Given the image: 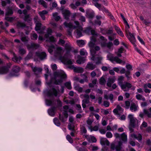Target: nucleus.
<instances>
[{
    "label": "nucleus",
    "instance_id": "f257e3e1",
    "mask_svg": "<svg viewBox=\"0 0 151 151\" xmlns=\"http://www.w3.org/2000/svg\"><path fill=\"white\" fill-rule=\"evenodd\" d=\"M96 38H91V40L89 43V46L90 47L91 53L92 56L91 59L93 60H95V57L96 56V54L97 51L99 50L100 48L98 46L94 45H96L101 44L102 47H106L107 40L105 38H99L96 40Z\"/></svg>",
    "mask_w": 151,
    "mask_h": 151
},
{
    "label": "nucleus",
    "instance_id": "f03ea898",
    "mask_svg": "<svg viewBox=\"0 0 151 151\" xmlns=\"http://www.w3.org/2000/svg\"><path fill=\"white\" fill-rule=\"evenodd\" d=\"M75 24L76 26H73L71 23H67L66 22L64 23V24L65 27L70 29H77L76 33L79 37L82 36L81 31H82V27L79 25V23L78 21H75Z\"/></svg>",
    "mask_w": 151,
    "mask_h": 151
},
{
    "label": "nucleus",
    "instance_id": "7ed1b4c3",
    "mask_svg": "<svg viewBox=\"0 0 151 151\" xmlns=\"http://www.w3.org/2000/svg\"><path fill=\"white\" fill-rule=\"evenodd\" d=\"M54 76L55 78L54 83L57 85L61 83L63 79L66 78V75L65 73L59 72H54Z\"/></svg>",
    "mask_w": 151,
    "mask_h": 151
},
{
    "label": "nucleus",
    "instance_id": "20e7f679",
    "mask_svg": "<svg viewBox=\"0 0 151 151\" xmlns=\"http://www.w3.org/2000/svg\"><path fill=\"white\" fill-rule=\"evenodd\" d=\"M46 40V45L49 47L48 49L49 52L51 53L53 52V49L54 48L55 46L52 45V43L54 42L55 41L56 38H47Z\"/></svg>",
    "mask_w": 151,
    "mask_h": 151
},
{
    "label": "nucleus",
    "instance_id": "39448f33",
    "mask_svg": "<svg viewBox=\"0 0 151 151\" xmlns=\"http://www.w3.org/2000/svg\"><path fill=\"white\" fill-rule=\"evenodd\" d=\"M118 84L120 86L121 88L124 91H128L131 87V84L130 83L124 82L123 84L122 81H118Z\"/></svg>",
    "mask_w": 151,
    "mask_h": 151
},
{
    "label": "nucleus",
    "instance_id": "423d86ee",
    "mask_svg": "<svg viewBox=\"0 0 151 151\" xmlns=\"http://www.w3.org/2000/svg\"><path fill=\"white\" fill-rule=\"evenodd\" d=\"M130 121L129 126H131L133 128H134L138 124V120L133 117L132 114H129L128 116Z\"/></svg>",
    "mask_w": 151,
    "mask_h": 151
},
{
    "label": "nucleus",
    "instance_id": "0eeeda50",
    "mask_svg": "<svg viewBox=\"0 0 151 151\" xmlns=\"http://www.w3.org/2000/svg\"><path fill=\"white\" fill-rule=\"evenodd\" d=\"M12 64L9 63H7L6 65L0 67V74H6L9 71V69L10 68Z\"/></svg>",
    "mask_w": 151,
    "mask_h": 151
},
{
    "label": "nucleus",
    "instance_id": "6e6552de",
    "mask_svg": "<svg viewBox=\"0 0 151 151\" xmlns=\"http://www.w3.org/2000/svg\"><path fill=\"white\" fill-rule=\"evenodd\" d=\"M39 20L38 17L37 16L35 17L34 20L35 23H36V27H35V30L39 33H42V31H41V24L39 22L38 20Z\"/></svg>",
    "mask_w": 151,
    "mask_h": 151
},
{
    "label": "nucleus",
    "instance_id": "1a4fd4ad",
    "mask_svg": "<svg viewBox=\"0 0 151 151\" xmlns=\"http://www.w3.org/2000/svg\"><path fill=\"white\" fill-rule=\"evenodd\" d=\"M83 97L84 99L82 101V106L83 108L86 107V104L90 103V98L88 95L85 94L83 95Z\"/></svg>",
    "mask_w": 151,
    "mask_h": 151
},
{
    "label": "nucleus",
    "instance_id": "9d476101",
    "mask_svg": "<svg viewBox=\"0 0 151 151\" xmlns=\"http://www.w3.org/2000/svg\"><path fill=\"white\" fill-rule=\"evenodd\" d=\"M35 55L41 60H42L46 59L47 57L46 53L44 52H35Z\"/></svg>",
    "mask_w": 151,
    "mask_h": 151
},
{
    "label": "nucleus",
    "instance_id": "9b49d317",
    "mask_svg": "<svg viewBox=\"0 0 151 151\" xmlns=\"http://www.w3.org/2000/svg\"><path fill=\"white\" fill-rule=\"evenodd\" d=\"M114 135L116 138H120L124 142H126L127 141V135L124 133L121 135L118 133H115Z\"/></svg>",
    "mask_w": 151,
    "mask_h": 151
},
{
    "label": "nucleus",
    "instance_id": "f8f14e48",
    "mask_svg": "<svg viewBox=\"0 0 151 151\" xmlns=\"http://www.w3.org/2000/svg\"><path fill=\"white\" fill-rule=\"evenodd\" d=\"M20 70V68L19 67L14 66L12 69V71L9 74V76L11 77L15 76V73L19 72Z\"/></svg>",
    "mask_w": 151,
    "mask_h": 151
},
{
    "label": "nucleus",
    "instance_id": "ddd939ff",
    "mask_svg": "<svg viewBox=\"0 0 151 151\" xmlns=\"http://www.w3.org/2000/svg\"><path fill=\"white\" fill-rule=\"evenodd\" d=\"M126 24L125 26V32L127 36L130 38H134V35L131 34L129 31V26L127 21L126 22H124Z\"/></svg>",
    "mask_w": 151,
    "mask_h": 151
},
{
    "label": "nucleus",
    "instance_id": "4468645a",
    "mask_svg": "<svg viewBox=\"0 0 151 151\" xmlns=\"http://www.w3.org/2000/svg\"><path fill=\"white\" fill-rule=\"evenodd\" d=\"M83 32L88 35H96L97 33L93 30H91L90 27H88L86 28L83 31Z\"/></svg>",
    "mask_w": 151,
    "mask_h": 151
},
{
    "label": "nucleus",
    "instance_id": "2eb2a0df",
    "mask_svg": "<svg viewBox=\"0 0 151 151\" xmlns=\"http://www.w3.org/2000/svg\"><path fill=\"white\" fill-rule=\"evenodd\" d=\"M31 68L35 74L36 75L40 74L42 71V69L41 68L34 67L33 66H31Z\"/></svg>",
    "mask_w": 151,
    "mask_h": 151
},
{
    "label": "nucleus",
    "instance_id": "dca6fc26",
    "mask_svg": "<svg viewBox=\"0 0 151 151\" xmlns=\"http://www.w3.org/2000/svg\"><path fill=\"white\" fill-rule=\"evenodd\" d=\"M39 46V45L35 43H32L31 44L27 45V47L29 50H36L38 49Z\"/></svg>",
    "mask_w": 151,
    "mask_h": 151
},
{
    "label": "nucleus",
    "instance_id": "f3484780",
    "mask_svg": "<svg viewBox=\"0 0 151 151\" xmlns=\"http://www.w3.org/2000/svg\"><path fill=\"white\" fill-rule=\"evenodd\" d=\"M47 95L49 96H51L53 95L57 96L58 95V92L55 88H52L47 92Z\"/></svg>",
    "mask_w": 151,
    "mask_h": 151
},
{
    "label": "nucleus",
    "instance_id": "a211bd4d",
    "mask_svg": "<svg viewBox=\"0 0 151 151\" xmlns=\"http://www.w3.org/2000/svg\"><path fill=\"white\" fill-rule=\"evenodd\" d=\"M108 58L109 60L112 62L114 61H115L117 63H121L122 62V60L119 59L117 57H108Z\"/></svg>",
    "mask_w": 151,
    "mask_h": 151
},
{
    "label": "nucleus",
    "instance_id": "6ab92c4d",
    "mask_svg": "<svg viewBox=\"0 0 151 151\" xmlns=\"http://www.w3.org/2000/svg\"><path fill=\"white\" fill-rule=\"evenodd\" d=\"M62 13L64 18L66 19H69L70 13L69 10L65 9H63L62 10Z\"/></svg>",
    "mask_w": 151,
    "mask_h": 151
},
{
    "label": "nucleus",
    "instance_id": "aec40b11",
    "mask_svg": "<svg viewBox=\"0 0 151 151\" xmlns=\"http://www.w3.org/2000/svg\"><path fill=\"white\" fill-rule=\"evenodd\" d=\"M92 3L94 6L98 8L99 10H103L104 9V8L103 7H102L101 4H99L98 2L99 0H92Z\"/></svg>",
    "mask_w": 151,
    "mask_h": 151
},
{
    "label": "nucleus",
    "instance_id": "412c9836",
    "mask_svg": "<svg viewBox=\"0 0 151 151\" xmlns=\"http://www.w3.org/2000/svg\"><path fill=\"white\" fill-rule=\"evenodd\" d=\"M100 143L102 145L109 146V142L106 138H101L100 139Z\"/></svg>",
    "mask_w": 151,
    "mask_h": 151
},
{
    "label": "nucleus",
    "instance_id": "4be33fe9",
    "mask_svg": "<svg viewBox=\"0 0 151 151\" xmlns=\"http://www.w3.org/2000/svg\"><path fill=\"white\" fill-rule=\"evenodd\" d=\"M96 56L95 57V60H97V61L96 62V65L101 64V61L103 59V57L100 55H97L96 53Z\"/></svg>",
    "mask_w": 151,
    "mask_h": 151
},
{
    "label": "nucleus",
    "instance_id": "5701e85b",
    "mask_svg": "<svg viewBox=\"0 0 151 151\" xmlns=\"http://www.w3.org/2000/svg\"><path fill=\"white\" fill-rule=\"evenodd\" d=\"M77 58L78 59L76 61L77 63L81 64L84 63L85 59L83 57L79 55L78 56Z\"/></svg>",
    "mask_w": 151,
    "mask_h": 151
},
{
    "label": "nucleus",
    "instance_id": "b1692460",
    "mask_svg": "<svg viewBox=\"0 0 151 151\" xmlns=\"http://www.w3.org/2000/svg\"><path fill=\"white\" fill-rule=\"evenodd\" d=\"M131 136L137 139L139 142H141L142 139V136L140 134H138L137 135L133 134L131 135Z\"/></svg>",
    "mask_w": 151,
    "mask_h": 151
},
{
    "label": "nucleus",
    "instance_id": "393cba45",
    "mask_svg": "<svg viewBox=\"0 0 151 151\" xmlns=\"http://www.w3.org/2000/svg\"><path fill=\"white\" fill-rule=\"evenodd\" d=\"M56 107H53L49 109L48 110V114L51 116H54L55 113Z\"/></svg>",
    "mask_w": 151,
    "mask_h": 151
},
{
    "label": "nucleus",
    "instance_id": "a878e982",
    "mask_svg": "<svg viewBox=\"0 0 151 151\" xmlns=\"http://www.w3.org/2000/svg\"><path fill=\"white\" fill-rule=\"evenodd\" d=\"M27 10H24L23 12V13L24 14V20L25 21L28 22V21H31L32 20V19L28 15H27Z\"/></svg>",
    "mask_w": 151,
    "mask_h": 151
},
{
    "label": "nucleus",
    "instance_id": "bb28decb",
    "mask_svg": "<svg viewBox=\"0 0 151 151\" xmlns=\"http://www.w3.org/2000/svg\"><path fill=\"white\" fill-rule=\"evenodd\" d=\"M96 68L95 65H93L92 63H88L86 67V69H88L90 70H93Z\"/></svg>",
    "mask_w": 151,
    "mask_h": 151
},
{
    "label": "nucleus",
    "instance_id": "cd10ccee",
    "mask_svg": "<svg viewBox=\"0 0 151 151\" xmlns=\"http://www.w3.org/2000/svg\"><path fill=\"white\" fill-rule=\"evenodd\" d=\"M48 13V11L45 10H44L42 11L39 12H38V14L43 20L45 19V15L47 14Z\"/></svg>",
    "mask_w": 151,
    "mask_h": 151
},
{
    "label": "nucleus",
    "instance_id": "c85d7f7f",
    "mask_svg": "<svg viewBox=\"0 0 151 151\" xmlns=\"http://www.w3.org/2000/svg\"><path fill=\"white\" fill-rule=\"evenodd\" d=\"M115 81V79L113 78H108V82L107 83V86L110 87L111 86V84L113 83Z\"/></svg>",
    "mask_w": 151,
    "mask_h": 151
},
{
    "label": "nucleus",
    "instance_id": "c756f323",
    "mask_svg": "<svg viewBox=\"0 0 151 151\" xmlns=\"http://www.w3.org/2000/svg\"><path fill=\"white\" fill-rule=\"evenodd\" d=\"M52 29L49 28L47 30V33L45 34V38H54L53 37L51 36V34L52 33Z\"/></svg>",
    "mask_w": 151,
    "mask_h": 151
},
{
    "label": "nucleus",
    "instance_id": "7c9ffc66",
    "mask_svg": "<svg viewBox=\"0 0 151 151\" xmlns=\"http://www.w3.org/2000/svg\"><path fill=\"white\" fill-rule=\"evenodd\" d=\"M115 28L117 33L120 35L121 37H123L124 36L123 32L119 27L115 26Z\"/></svg>",
    "mask_w": 151,
    "mask_h": 151
},
{
    "label": "nucleus",
    "instance_id": "2f4dec72",
    "mask_svg": "<svg viewBox=\"0 0 151 151\" xmlns=\"http://www.w3.org/2000/svg\"><path fill=\"white\" fill-rule=\"evenodd\" d=\"M137 109V106L134 103L131 104L130 107V110L132 111L133 110L134 111H136Z\"/></svg>",
    "mask_w": 151,
    "mask_h": 151
},
{
    "label": "nucleus",
    "instance_id": "473e14b6",
    "mask_svg": "<svg viewBox=\"0 0 151 151\" xmlns=\"http://www.w3.org/2000/svg\"><path fill=\"white\" fill-rule=\"evenodd\" d=\"M14 57L12 58V60L15 62L19 63L20 62L21 60L22 59V58L21 57H17L15 56V54H14Z\"/></svg>",
    "mask_w": 151,
    "mask_h": 151
},
{
    "label": "nucleus",
    "instance_id": "72a5a7b5",
    "mask_svg": "<svg viewBox=\"0 0 151 151\" xmlns=\"http://www.w3.org/2000/svg\"><path fill=\"white\" fill-rule=\"evenodd\" d=\"M46 103L47 106L55 105V103L54 101H52L50 100L46 99Z\"/></svg>",
    "mask_w": 151,
    "mask_h": 151
},
{
    "label": "nucleus",
    "instance_id": "f704fd0d",
    "mask_svg": "<svg viewBox=\"0 0 151 151\" xmlns=\"http://www.w3.org/2000/svg\"><path fill=\"white\" fill-rule=\"evenodd\" d=\"M62 59L63 60L65 63L68 65H71L73 64V63L70 60H67L65 59L64 57L62 58Z\"/></svg>",
    "mask_w": 151,
    "mask_h": 151
},
{
    "label": "nucleus",
    "instance_id": "c9c22d12",
    "mask_svg": "<svg viewBox=\"0 0 151 151\" xmlns=\"http://www.w3.org/2000/svg\"><path fill=\"white\" fill-rule=\"evenodd\" d=\"M68 128L69 130H72L73 132H76L75 129V126L73 124L69 123L68 125Z\"/></svg>",
    "mask_w": 151,
    "mask_h": 151
},
{
    "label": "nucleus",
    "instance_id": "e433bc0d",
    "mask_svg": "<svg viewBox=\"0 0 151 151\" xmlns=\"http://www.w3.org/2000/svg\"><path fill=\"white\" fill-rule=\"evenodd\" d=\"M83 71V69L81 67H75L74 71L78 73H82Z\"/></svg>",
    "mask_w": 151,
    "mask_h": 151
},
{
    "label": "nucleus",
    "instance_id": "4c0bfd02",
    "mask_svg": "<svg viewBox=\"0 0 151 151\" xmlns=\"http://www.w3.org/2000/svg\"><path fill=\"white\" fill-rule=\"evenodd\" d=\"M122 145V142L121 141L118 142V145L115 147V149L117 151H120L121 148V145Z\"/></svg>",
    "mask_w": 151,
    "mask_h": 151
},
{
    "label": "nucleus",
    "instance_id": "58836bf2",
    "mask_svg": "<svg viewBox=\"0 0 151 151\" xmlns=\"http://www.w3.org/2000/svg\"><path fill=\"white\" fill-rule=\"evenodd\" d=\"M88 128L91 130V132L93 131H97L98 130L99 127L98 126L96 125L92 127V126H88Z\"/></svg>",
    "mask_w": 151,
    "mask_h": 151
},
{
    "label": "nucleus",
    "instance_id": "ea45409f",
    "mask_svg": "<svg viewBox=\"0 0 151 151\" xmlns=\"http://www.w3.org/2000/svg\"><path fill=\"white\" fill-rule=\"evenodd\" d=\"M143 112L144 114L146 115L148 118H151V113H150L148 110L146 109H144Z\"/></svg>",
    "mask_w": 151,
    "mask_h": 151
},
{
    "label": "nucleus",
    "instance_id": "a19ab883",
    "mask_svg": "<svg viewBox=\"0 0 151 151\" xmlns=\"http://www.w3.org/2000/svg\"><path fill=\"white\" fill-rule=\"evenodd\" d=\"M53 17L55 20L56 21H58L60 19V16H58L57 13H53L52 14Z\"/></svg>",
    "mask_w": 151,
    "mask_h": 151
},
{
    "label": "nucleus",
    "instance_id": "79ce46f5",
    "mask_svg": "<svg viewBox=\"0 0 151 151\" xmlns=\"http://www.w3.org/2000/svg\"><path fill=\"white\" fill-rule=\"evenodd\" d=\"M94 15V12L92 11L90 13H88V12H87L86 16L90 18H91L93 17Z\"/></svg>",
    "mask_w": 151,
    "mask_h": 151
},
{
    "label": "nucleus",
    "instance_id": "37998d69",
    "mask_svg": "<svg viewBox=\"0 0 151 151\" xmlns=\"http://www.w3.org/2000/svg\"><path fill=\"white\" fill-rule=\"evenodd\" d=\"M75 89L79 93H81L83 91V88L80 87L79 85H76L75 87Z\"/></svg>",
    "mask_w": 151,
    "mask_h": 151
},
{
    "label": "nucleus",
    "instance_id": "c03bdc74",
    "mask_svg": "<svg viewBox=\"0 0 151 151\" xmlns=\"http://www.w3.org/2000/svg\"><path fill=\"white\" fill-rule=\"evenodd\" d=\"M99 82L101 85H104L106 82V81L104 78L102 77L100 79Z\"/></svg>",
    "mask_w": 151,
    "mask_h": 151
},
{
    "label": "nucleus",
    "instance_id": "a18cd8bd",
    "mask_svg": "<svg viewBox=\"0 0 151 151\" xmlns=\"http://www.w3.org/2000/svg\"><path fill=\"white\" fill-rule=\"evenodd\" d=\"M38 2L39 4L42 5L45 8H47V4L43 0H40Z\"/></svg>",
    "mask_w": 151,
    "mask_h": 151
},
{
    "label": "nucleus",
    "instance_id": "49530a36",
    "mask_svg": "<svg viewBox=\"0 0 151 151\" xmlns=\"http://www.w3.org/2000/svg\"><path fill=\"white\" fill-rule=\"evenodd\" d=\"M76 42L78 45L80 47L84 45L85 44L84 41L83 40H78Z\"/></svg>",
    "mask_w": 151,
    "mask_h": 151
},
{
    "label": "nucleus",
    "instance_id": "de8ad7c7",
    "mask_svg": "<svg viewBox=\"0 0 151 151\" xmlns=\"http://www.w3.org/2000/svg\"><path fill=\"white\" fill-rule=\"evenodd\" d=\"M33 56V54L32 52H30L28 54L25 58V60H28L30 59Z\"/></svg>",
    "mask_w": 151,
    "mask_h": 151
},
{
    "label": "nucleus",
    "instance_id": "09e8293b",
    "mask_svg": "<svg viewBox=\"0 0 151 151\" xmlns=\"http://www.w3.org/2000/svg\"><path fill=\"white\" fill-rule=\"evenodd\" d=\"M18 27L24 28L25 27V25L23 23L18 22L17 24Z\"/></svg>",
    "mask_w": 151,
    "mask_h": 151
},
{
    "label": "nucleus",
    "instance_id": "8fccbe9b",
    "mask_svg": "<svg viewBox=\"0 0 151 151\" xmlns=\"http://www.w3.org/2000/svg\"><path fill=\"white\" fill-rule=\"evenodd\" d=\"M54 123L57 126H59L60 125V123L58 119L57 118H55L53 119Z\"/></svg>",
    "mask_w": 151,
    "mask_h": 151
},
{
    "label": "nucleus",
    "instance_id": "3c124183",
    "mask_svg": "<svg viewBox=\"0 0 151 151\" xmlns=\"http://www.w3.org/2000/svg\"><path fill=\"white\" fill-rule=\"evenodd\" d=\"M65 49L68 51H70L71 50L72 48V47L69 44H65Z\"/></svg>",
    "mask_w": 151,
    "mask_h": 151
},
{
    "label": "nucleus",
    "instance_id": "603ef678",
    "mask_svg": "<svg viewBox=\"0 0 151 151\" xmlns=\"http://www.w3.org/2000/svg\"><path fill=\"white\" fill-rule=\"evenodd\" d=\"M62 51V48L60 47H58L57 48L56 53L58 55H60Z\"/></svg>",
    "mask_w": 151,
    "mask_h": 151
},
{
    "label": "nucleus",
    "instance_id": "864d4df0",
    "mask_svg": "<svg viewBox=\"0 0 151 151\" xmlns=\"http://www.w3.org/2000/svg\"><path fill=\"white\" fill-rule=\"evenodd\" d=\"M81 131L82 133L86 134L87 132V130L84 126H82L81 128Z\"/></svg>",
    "mask_w": 151,
    "mask_h": 151
},
{
    "label": "nucleus",
    "instance_id": "5fc2aeb1",
    "mask_svg": "<svg viewBox=\"0 0 151 151\" xmlns=\"http://www.w3.org/2000/svg\"><path fill=\"white\" fill-rule=\"evenodd\" d=\"M19 52L21 55H23L26 53V51L23 48H20L19 49Z\"/></svg>",
    "mask_w": 151,
    "mask_h": 151
},
{
    "label": "nucleus",
    "instance_id": "6e6d98bb",
    "mask_svg": "<svg viewBox=\"0 0 151 151\" xmlns=\"http://www.w3.org/2000/svg\"><path fill=\"white\" fill-rule=\"evenodd\" d=\"M65 86L69 89H71L72 87L70 82H66L65 83Z\"/></svg>",
    "mask_w": 151,
    "mask_h": 151
},
{
    "label": "nucleus",
    "instance_id": "4d7b16f0",
    "mask_svg": "<svg viewBox=\"0 0 151 151\" xmlns=\"http://www.w3.org/2000/svg\"><path fill=\"white\" fill-rule=\"evenodd\" d=\"M57 102V107H60L62 106V103L61 101L59 99H57L56 100Z\"/></svg>",
    "mask_w": 151,
    "mask_h": 151
},
{
    "label": "nucleus",
    "instance_id": "13d9d810",
    "mask_svg": "<svg viewBox=\"0 0 151 151\" xmlns=\"http://www.w3.org/2000/svg\"><path fill=\"white\" fill-rule=\"evenodd\" d=\"M59 118L60 120L63 122H65L66 120V119L65 118L64 119V117L63 116H62L60 114H59Z\"/></svg>",
    "mask_w": 151,
    "mask_h": 151
},
{
    "label": "nucleus",
    "instance_id": "bf43d9fd",
    "mask_svg": "<svg viewBox=\"0 0 151 151\" xmlns=\"http://www.w3.org/2000/svg\"><path fill=\"white\" fill-rule=\"evenodd\" d=\"M66 138L67 140L71 143H72L73 142V140L71 137L70 136V135L69 134H68L66 136Z\"/></svg>",
    "mask_w": 151,
    "mask_h": 151
},
{
    "label": "nucleus",
    "instance_id": "052dcab7",
    "mask_svg": "<svg viewBox=\"0 0 151 151\" xmlns=\"http://www.w3.org/2000/svg\"><path fill=\"white\" fill-rule=\"evenodd\" d=\"M130 74V71L129 70H127L126 71V73L125 74V75L126 76L127 78V79L129 80L130 77L129 76Z\"/></svg>",
    "mask_w": 151,
    "mask_h": 151
},
{
    "label": "nucleus",
    "instance_id": "680f3d73",
    "mask_svg": "<svg viewBox=\"0 0 151 151\" xmlns=\"http://www.w3.org/2000/svg\"><path fill=\"white\" fill-rule=\"evenodd\" d=\"M113 45V43L111 42H109L108 43H106V46L109 49H110L111 47Z\"/></svg>",
    "mask_w": 151,
    "mask_h": 151
},
{
    "label": "nucleus",
    "instance_id": "e2e57ef3",
    "mask_svg": "<svg viewBox=\"0 0 151 151\" xmlns=\"http://www.w3.org/2000/svg\"><path fill=\"white\" fill-rule=\"evenodd\" d=\"M106 136L107 138H111L112 137V134L110 132H108L106 133Z\"/></svg>",
    "mask_w": 151,
    "mask_h": 151
},
{
    "label": "nucleus",
    "instance_id": "0e129e2a",
    "mask_svg": "<svg viewBox=\"0 0 151 151\" xmlns=\"http://www.w3.org/2000/svg\"><path fill=\"white\" fill-rule=\"evenodd\" d=\"M81 76L83 77V79H84L85 81L86 82L88 81L87 76L85 74H82L81 75Z\"/></svg>",
    "mask_w": 151,
    "mask_h": 151
},
{
    "label": "nucleus",
    "instance_id": "69168bd1",
    "mask_svg": "<svg viewBox=\"0 0 151 151\" xmlns=\"http://www.w3.org/2000/svg\"><path fill=\"white\" fill-rule=\"evenodd\" d=\"M129 40L130 42L132 43V44H133L134 46H136V45L135 43V38H129Z\"/></svg>",
    "mask_w": 151,
    "mask_h": 151
},
{
    "label": "nucleus",
    "instance_id": "338daca9",
    "mask_svg": "<svg viewBox=\"0 0 151 151\" xmlns=\"http://www.w3.org/2000/svg\"><path fill=\"white\" fill-rule=\"evenodd\" d=\"M125 104L126 108L127 109H129L130 104V102L128 101H125Z\"/></svg>",
    "mask_w": 151,
    "mask_h": 151
},
{
    "label": "nucleus",
    "instance_id": "774afa93",
    "mask_svg": "<svg viewBox=\"0 0 151 151\" xmlns=\"http://www.w3.org/2000/svg\"><path fill=\"white\" fill-rule=\"evenodd\" d=\"M78 151H88L86 148L84 147H81L78 149Z\"/></svg>",
    "mask_w": 151,
    "mask_h": 151
}]
</instances>
